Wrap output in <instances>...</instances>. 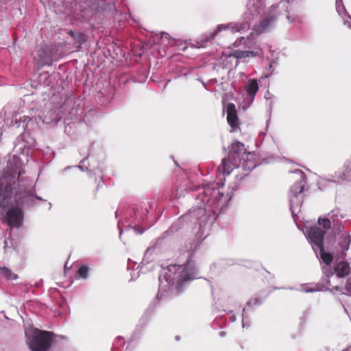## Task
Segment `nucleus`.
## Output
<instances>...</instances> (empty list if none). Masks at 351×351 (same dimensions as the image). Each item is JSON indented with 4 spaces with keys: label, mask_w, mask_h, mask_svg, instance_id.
Listing matches in <instances>:
<instances>
[{
    "label": "nucleus",
    "mask_w": 351,
    "mask_h": 351,
    "mask_svg": "<svg viewBox=\"0 0 351 351\" xmlns=\"http://www.w3.org/2000/svg\"><path fill=\"white\" fill-rule=\"evenodd\" d=\"M0 184V214L3 213V210L11 206V208L8 210L5 220L8 224L12 227L19 228L22 224L23 213L21 210L18 207H14L13 203H19L20 201L21 204H29L27 198V193L21 197L19 194L16 193L14 196L12 195L11 186H6L3 189Z\"/></svg>",
    "instance_id": "obj_1"
},
{
    "label": "nucleus",
    "mask_w": 351,
    "mask_h": 351,
    "mask_svg": "<svg viewBox=\"0 0 351 351\" xmlns=\"http://www.w3.org/2000/svg\"><path fill=\"white\" fill-rule=\"evenodd\" d=\"M197 276L195 265L193 262H189L186 265H170L164 274L167 282L169 284L176 282L178 286H181L186 280L196 278Z\"/></svg>",
    "instance_id": "obj_2"
},
{
    "label": "nucleus",
    "mask_w": 351,
    "mask_h": 351,
    "mask_svg": "<svg viewBox=\"0 0 351 351\" xmlns=\"http://www.w3.org/2000/svg\"><path fill=\"white\" fill-rule=\"evenodd\" d=\"M27 343L32 351H47L52 342L53 334L34 328L25 329Z\"/></svg>",
    "instance_id": "obj_3"
},
{
    "label": "nucleus",
    "mask_w": 351,
    "mask_h": 351,
    "mask_svg": "<svg viewBox=\"0 0 351 351\" xmlns=\"http://www.w3.org/2000/svg\"><path fill=\"white\" fill-rule=\"evenodd\" d=\"M244 145L239 141H235L229 147V153L227 158H224L221 165L219 167V171L223 174H230L235 168L239 167L241 163L240 154L243 151Z\"/></svg>",
    "instance_id": "obj_4"
},
{
    "label": "nucleus",
    "mask_w": 351,
    "mask_h": 351,
    "mask_svg": "<svg viewBox=\"0 0 351 351\" xmlns=\"http://www.w3.org/2000/svg\"><path fill=\"white\" fill-rule=\"evenodd\" d=\"M306 232L309 241L319 250L322 261L326 265H330L333 257L330 254L325 252L323 248V238L325 232L320 230L318 227H311L309 230H306Z\"/></svg>",
    "instance_id": "obj_5"
},
{
    "label": "nucleus",
    "mask_w": 351,
    "mask_h": 351,
    "mask_svg": "<svg viewBox=\"0 0 351 351\" xmlns=\"http://www.w3.org/2000/svg\"><path fill=\"white\" fill-rule=\"evenodd\" d=\"M295 174L297 176L299 182L291 189L290 208L293 215H295V213H298L300 210L301 204L297 195L302 192L305 182V176L303 172L298 170L295 171Z\"/></svg>",
    "instance_id": "obj_6"
},
{
    "label": "nucleus",
    "mask_w": 351,
    "mask_h": 351,
    "mask_svg": "<svg viewBox=\"0 0 351 351\" xmlns=\"http://www.w3.org/2000/svg\"><path fill=\"white\" fill-rule=\"evenodd\" d=\"M277 7L272 6L269 8L268 14L260 23L254 27V32L257 34L265 32L271 27L276 19Z\"/></svg>",
    "instance_id": "obj_7"
},
{
    "label": "nucleus",
    "mask_w": 351,
    "mask_h": 351,
    "mask_svg": "<svg viewBox=\"0 0 351 351\" xmlns=\"http://www.w3.org/2000/svg\"><path fill=\"white\" fill-rule=\"evenodd\" d=\"M249 27L250 25L248 23H243L242 25L237 23H230L227 25H220L217 27L214 34L216 35L222 30H225L230 33L241 32L243 31L247 30Z\"/></svg>",
    "instance_id": "obj_8"
},
{
    "label": "nucleus",
    "mask_w": 351,
    "mask_h": 351,
    "mask_svg": "<svg viewBox=\"0 0 351 351\" xmlns=\"http://www.w3.org/2000/svg\"><path fill=\"white\" fill-rule=\"evenodd\" d=\"M334 273L339 278H344L351 273V265L343 260L337 261L334 267Z\"/></svg>",
    "instance_id": "obj_9"
},
{
    "label": "nucleus",
    "mask_w": 351,
    "mask_h": 351,
    "mask_svg": "<svg viewBox=\"0 0 351 351\" xmlns=\"http://www.w3.org/2000/svg\"><path fill=\"white\" fill-rule=\"evenodd\" d=\"M227 120L230 127L235 130L239 126L238 117L235 106L232 104H228L226 107Z\"/></svg>",
    "instance_id": "obj_10"
},
{
    "label": "nucleus",
    "mask_w": 351,
    "mask_h": 351,
    "mask_svg": "<svg viewBox=\"0 0 351 351\" xmlns=\"http://www.w3.org/2000/svg\"><path fill=\"white\" fill-rule=\"evenodd\" d=\"M243 160H245L243 169H252L256 165L257 156L254 152H247L243 154Z\"/></svg>",
    "instance_id": "obj_11"
},
{
    "label": "nucleus",
    "mask_w": 351,
    "mask_h": 351,
    "mask_svg": "<svg viewBox=\"0 0 351 351\" xmlns=\"http://www.w3.org/2000/svg\"><path fill=\"white\" fill-rule=\"evenodd\" d=\"M258 84L256 80H250L246 83L245 90L250 96L251 100L254 99L255 95L258 90Z\"/></svg>",
    "instance_id": "obj_12"
},
{
    "label": "nucleus",
    "mask_w": 351,
    "mask_h": 351,
    "mask_svg": "<svg viewBox=\"0 0 351 351\" xmlns=\"http://www.w3.org/2000/svg\"><path fill=\"white\" fill-rule=\"evenodd\" d=\"M259 53L258 51H235L232 53L230 55V56H233L237 59L245 58L248 57H254L256 56H258Z\"/></svg>",
    "instance_id": "obj_13"
},
{
    "label": "nucleus",
    "mask_w": 351,
    "mask_h": 351,
    "mask_svg": "<svg viewBox=\"0 0 351 351\" xmlns=\"http://www.w3.org/2000/svg\"><path fill=\"white\" fill-rule=\"evenodd\" d=\"M36 56H38V63L40 64H45L48 62L47 57H48V52L45 50H43L40 51V50H38L36 52V54H34V59L36 58Z\"/></svg>",
    "instance_id": "obj_14"
},
{
    "label": "nucleus",
    "mask_w": 351,
    "mask_h": 351,
    "mask_svg": "<svg viewBox=\"0 0 351 351\" xmlns=\"http://www.w3.org/2000/svg\"><path fill=\"white\" fill-rule=\"evenodd\" d=\"M0 273L5 278L10 280H14L17 278V276L12 274L10 270L7 268H1Z\"/></svg>",
    "instance_id": "obj_15"
},
{
    "label": "nucleus",
    "mask_w": 351,
    "mask_h": 351,
    "mask_svg": "<svg viewBox=\"0 0 351 351\" xmlns=\"http://www.w3.org/2000/svg\"><path fill=\"white\" fill-rule=\"evenodd\" d=\"M319 226L325 230H328L330 228L331 224L330 221L328 219L319 218Z\"/></svg>",
    "instance_id": "obj_16"
},
{
    "label": "nucleus",
    "mask_w": 351,
    "mask_h": 351,
    "mask_svg": "<svg viewBox=\"0 0 351 351\" xmlns=\"http://www.w3.org/2000/svg\"><path fill=\"white\" fill-rule=\"evenodd\" d=\"M88 268L86 266L81 267L78 270V275L82 278H86L88 276Z\"/></svg>",
    "instance_id": "obj_17"
},
{
    "label": "nucleus",
    "mask_w": 351,
    "mask_h": 351,
    "mask_svg": "<svg viewBox=\"0 0 351 351\" xmlns=\"http://www.w3.org/2000/svg\"><path fill=\"white\" fill-rule=\"evenodd\" d=\"M336 9L337 12L341 15L342 14H344V7L342 5V2L341 0H336Z\"/></svg>",
    "instance_id": "obj_18"
},
{
    "label": "nucleus",
    "mask_w": 351,
    "mask_h": 351,
    "mask_svg": "<svg viewBox=\"0 0 351 351\" xmlns=\"http://www.w3.org/2000/svg\"><path fill=\"white\" fill-rule=\"evenodd\" d=\"M247 42V40L243 38V37H241L240 38L237 39L234 43V47H239L242 45H245V46H248V44L246 43Z\"/></svg>",
    "instance_id": "obj_19"
},
{
    "label": "nucleus",
    "mask_w": 351,
    "mask_h": 351,
    "mask_svg": "<svg viewBox=\"0 0 351 351\" xmlns=\"http://www.w3.org/2000/svg\"><path fill=\"white\" fill-rule=\"evenodd\" d=\"M343 293L351 295V277L347 280L345 286V292Z\"/></svg>",
    "instance_id": "obj_20"
},
{
    "label": "nucleus",
    "mask_w": 351,
    "mask_h": 351,
    "mask_svg": "<svg viewBox=\"0 0 351 351\" xmlns=\"http://www.w3.org/2000/svg\"><path fill=\"white\" fill-rule=\"evenodd\" d=\"M351 178V169L346 171V173H343V175L342 177L340 178L341 180H347Z\"/></svg>",
    "instance_id": "obj_21"
},
{
    "label": "nucleus",
    "mask_w": 351,
    "mask_h": 351,
    "mask_svg": "<svg viewBox=\"0 0 351 351\" xmlns=\"http://www.w3.org/2000/svg\"><path fill=\"white\" fill-rule=\"evenodd\" d=\"M302 290L304 292H312V291H317V289H307L306 285L302 286Z\"/></svg>",
    "instance_id": "obj_22"
},
{
    "label": "nucleus",
    "mask_w": 351,
    "mask_h": 351,
    "mask_svg": "<svg viewBox=\"0 0 351 351\" xmlns=\"http://www.w3.org/2000/svg\"><path fill=\"white\" fill-rule=\"evenodd\" d=\"M344 23L351 27V18L349 16H347V19H344Z\"/></svg>",
    "instance_id": "obj_23"
},
{
    "label": "nucleus",
    "mask_w": 351,
    "mask_h": 351,
    "mask_svg": "<svg viewBox=\"0 0 351 351\" xmlns=\"http://www.w3.org/2000/svg\"><path fill=\"white\" fill-rule=\"evenodd\" d=\"M230 197H225V201H228L230 200Z\"/></svg>",
    "instance_id": "obj_24"
}]
</instances>
